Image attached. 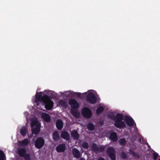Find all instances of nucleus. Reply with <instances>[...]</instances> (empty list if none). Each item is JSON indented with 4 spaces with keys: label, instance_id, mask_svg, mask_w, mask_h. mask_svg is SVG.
<instances>
[{
    "label": "nucleus",
    "instance_id": "obj_1",
    "mask_svg": "<svg viewBox=\"0 0 160 160\" xmlns=\"http://www.w3.org/2000/svg\"><path fill=\"white\" fill-rule=\"evenodd\" d=\"M123 119V116L121 113H118L116 115L115 120L114 121V126L117 128L122 129L125 127L124 122L122 121Z\"/></svg>",
    "mask_w": 160,
    "mask_h": 160
},
{
    "label": "nucleus",
    "instance_id": "obj_2",
    "mask_svg": "<svg viewBox=\"0 0 160 160\" xmlns=\"http://www.w3.org/2000/svg\"><path fill=\"white\" fill-rule=\"evenodd\" d=\"M32 131L33 134L37 135L40 132L41 128L40 123L36 120L32 122L31 124Z\"/></svg>",
    "mask_w": 160,
    "mask_h": 160
},
{
    "label": "nucleus",
    "instance_id": "obj_3",
    "mask_svg": "<svg viewBox=\"0 0 160 160\" xmlns=\"http://www.w3.org/2000/svg\"><path fill=\"white\" fill-rule=\"evenodd\" d=\"M26 152V149L23 148H20L18 151L19 155L21 157L23 158L25 160H31L30 154L27 153Z\"/></svg>",
    "mask_w": 160,
    "mask_h": 160
},
{
    "label": "nucleus",
    "instance_id": "obj_4",
    "mask_svg": "<svg viewBox=\"0 0 160 160\" xmlns=\"http://www.w3.org/2000/svg\"><path fill=\"white\" fill-rule=\"evenodd\" d=\"M86 99L87 102L91 104H95L97 102V98L95 95L92 92L87 94Z\"/></svg>",
    "mask_w": 160,
    "mask_h": 160
},
{
    "label": "nucleus",
    "instance_id": "obj_5",
    "mask_svg": "<svg viewBox=\"0 0 160 160\" xmlns=\"http://www.w3.org/2000/svg\"><path fill=\"white\" fill-rule=\"evenodd\" d=\"M45 143V140L44 139L41 137H38L35 140L34 145L35 147L38 149L42 148Z\"/></svg>",
    "mask_w": 160,
    "mask_h": 160
},
{
    "label": "nucleus",
    "instance_id": "obj_6",
    "mask_svg": "<svg viewBox=\"0 0 160 160\" xmlns=\"http://www.w3.org/2000/svg\"><path fill=\"white\" fill-rule=\"evenodd\" d=\"M106 152L111 160H116V152L113 148L112 147H108L107 149Z\"/></svg>",
    "mask_w": 160,
    "mask_h": 160
},
{
    "label": "nucleus",
    "instance_id": "obj_7",
    "mask_svg": "<svg viewBox=\"0 0 160 160\" xmlns=\"http://www.w3.org/2000/svg\"><path fill=\"white\" fill-rule=\"evenodd\" d=\"M45 104V108L48 110H50L52 109L53 107V102L51 100L50 97L48 96V98L43 102Z\"/></svg>",
    "mask_w": 160,
    "mask_h": 160
},
{
    "label": "nucleus",
    "instance_id": "obj_8",
    "mask_svg": "<svg viewBox=\"0 0 160 160\" xmlns=\"http://www.w3.org/2000/svg\"><path fill=\"white\" fill-rule=\"evenodd\" d=\"M82 114L84 117L89 118L91 117L92 112L89 108L85 107L82 109Z\"/></svg>",
    "mask_w": 160,
    "mask_h": 160
},
{
    "label": "nucleus",
    "instance_id": "obj_9",
    "mask_svg": "<svg viewBox=\"0 0 160 160\" xmlns=\"http://www.w3.org/2000/svg\"><path fill=\"white\" fill-rule=\"evenodd\" d=\"M124 120L126 124L129 126L132 127L134 122L133 119L130 117L125 116L124 117Z\"/></svg>",
    "mask_w": 160,
    "mask_h": 160
},
{
    "label": "nucleus",
    "instance_id": "obj_10",
    "mask_svg": "<svg viewBox=\"0 0 160 160\" xmlns=\"http://www.w3.org/2000/svg\"><path fill=\"white\" fill-rule=\"evenodd\" d=\"M69 104L71 107L74 109L78 108L79 105L78 102L73 99H71L69 101Z\"/></svg>",
    "mask_w": 160,
    "mask_h": 160
},
{
    "label": "nucleus",
    "instance_id": "obj_11",
    "mask_svg": "<svg viewBox=\"0 0 160 160\" xmlns=\"http://www.w3.org/2000/svg\"><path fill=\"white\" fill-rule=\"evenodd\" d=\"M48 96L46 95H44L43 96L41 94H36V102L41 101L42 102L45 99H47Z\"/></svg>",
    "mask_w": 160,
    "mask_h": 160
},
{
    "label": "nucleus",
    "instance_id": "obj_12",
    "mask_svg": "<svg viewBox=\"0 0 160 160\" xmlns=\"http://www.w3.org/2000/svg\"><path fill=\"white\" fill-rule=\"evenodd\" d=\"M65 144L63 143L58 145L56 147V150L58 152H62L65 151Z\"/></svg>",
    "mask_w": 160,
    "mask_h": 160
},
{
    "label": "nucleus",
    "instance_id": "obj_13",
    "mask_svg": "<svg viewBox=\"0 0 160 160\" xmlns=\"http://www.w3.org/2000/svg\"><path fill=\"white\" fill-rule=\"evenodd\" d=\"M129 154L130 155L134 158H139L140 156L139 153L138 152H136L134 151L133 149H129Z\"/></svg>",
    "mask_w": 160,
    "mask_h": 160
},
{
    "label": "nucleus",
    "instance_id": "obj_14",
    "mask_svg": "<svg viewBox=\"0 0 160 160\" xmlns=\"http://www.w3.org/2000/svg\"><path fill=\"white\" fill-rule=\"evenodd\" d=\"M72 153L73 156L76 158H79L81 156L80 152L76 148H73L72 149Z\"/></svg>",
    "mask_w": 160,
    "mask_h": 160
},
{
    "label": "nucleus",
    "instance_id": "obj_15",
    "mask_svg": "<svg viewBox=\"0 0 160 160\" xmlns=\"http://www.w3.org/2000/svg\"><path fill=\"white\" fill-rule=\"evenodd\" d=\"M63 122L61 119H58L56 122V126L58 130H61L63 128Z\"/></svg>",
    "mask_w": 160,
    "mask_h": 160
},
{
    "label": "nucleus",
    "instance_id": "obj_16",
    "mask_svg": "<svg viewBox=\"0 0 160 160\" xmlns=\"http://www.w3.org/2000/svg\"><path fill=\"white\" fill-rule=\"evenodd\" d=\"M109 138L113 142H117L118 139V138L116 132H114L111 133L109 136Z\"/></svg>",
    "mask_w": 160,
    "mask_h": 160
},
{
    "label": "nucleus",
    "instance_id": "obj_17",
    "mask_svg": "<svg viewBox=\"0 0 160 160\" xmlns=\"http://www.w3.org/2000/svg\"><path fill=\"white\" fill-rule=\"evenodd\" d=\"M41 117L46 122H48L51 120V118L49 115L47 113H43L41 115Z\"/></svg>",
    "mask_w": 160,
    "mask_h": 160
},
{
    "label": "nucleus",
    "instance_id": "obj_18",
    "mask_svg": "<svg viewBox=\"0 0 160 160\" xmlns=\"http://www.w3.org/2000/svg\"><path fill=\"white\" fill-rule=\"evenodd\" d=\"M61 137L64 139L68 141L70 139V135L66 131H63L61 134Z\"/></svg>",
    "mask_w": 160,
    "mask_h": 160
},
{
    "label": "nucleus",
    "instance_id": "obj_19",
    "mask_svg": "<svg viewBox=\"0 0 160 160\" xmlns=\"http://www.w3.org/2000/svg\"><path fill=\"white\" fill-rule=\"evenodd\" d=\"M71 135L74 140H77L78 139L79 137V135L78 132L75 130H73L72 131L71 133Z\"/></svg>",
    "mask_w": 160,
    "mask_h": 160
},
{
    "label": "nucleus",
    "instance_id": "obj_20",
    "mask_svg": "<svg viewBox=\"0 0 160 160\" xmlns=\"http://www.w3.org/2000/svg\"><path fill=\"white\" fill-rule=\"evenodd\" d=\"M60 138L58 132L57 131H54L52 133V139L55 142L58 141Z\"/></svg>",
    "mask_w": 160,
    "mask_h": 160
},
{
    "label": "nucleus",
    "instance_id": "obj_21",
    "mask_svg": "<svg viewBox=\"0 0 160 160\" xmlns=\"http://www.w3.org/2000/svg\"><path fill=\"white\" fill-rule=\"evenodd\" d=\"M71 113L72 115L76 118H78L80 117V113L77 110H72L71 111Z\"/></svg>",
    "mask_w": 160,
    "mask_h": 160
},
{
    "label": "nucleus",
    "instance_id": "obj_22",
    "mask_svg": "<svg viewBox=\"0 0 160 160\" xmlns=\"http://www.w3.org/2000/svg\"><path fill=\"white\" fill-rule=\"evenodd\" d=\"M19 143L21 145L23 146H25L28 144V140L27 139H25L23 140L20 141Z\"/></svg>",
    "mask_w": 160,
    "mask_h": 160
},
{
    "label": "nucleus",
    "instance_id": "obj_23",
    "mask_svg": "<svg viewBox=\"0 0 160 160\" xmlns=\"http://www.w3.org/2000/svg\"><path fill=\"white\" fill-rule=\"evenodd\" d=\"M0 160H6L5 154L2 150H0Z\"/></svg>",
    "mask_w": 160,
    "mask_h": 160
},
{
    "label": "nucleus",
    "instance_id": "obj_24",
    "mask_svg": "<svg viewBox=\"0 0 160 160\" xmlns=\"http://www.w3.org/2000/svg\"><path fill=\"white\" fill-rule=\"evenodd\" d=\"M27 130L25 127H22L20 130L21 134L23 137L26 135Z\"/></svg>",
    "mask_w": 160,
    "mask_h": 160
},
{
    "label": "nucleus",
    "instance_id": "obj_25",
    "mask_svg": "<svg viewBox=\"0 0 160 160\" xmlns=\"http://www.w3.org/2000/svg\"><path fill=\"white\" fill-rule=\"evenodd\" d=\"M104 108L102 106H100L96 110V113L97 115L100 114L104 110Z\"/></svg>",
    "mask_w": 160,
    "mask_h": 160
},
{
    "label": "nucleus",
    "instance_id": "obj_26",
    "mask_svg": "<svg viewBox=\"0 0 160 160\" xmlns=\"http://www.w3.org/2000/svg\"><path fill=\"white\" fill-rule=\"evenodd\" d=\"M87 127L88 129L91 131L93 130L95 128L93 124L90 122L88 123Z\"/></svg>",
    "mask_w": 160,
    "mask_h": 160
},
{
    "label": "nucleus",
    "instance_id": "obj_27",
    "mask_svg": "<svg viewBox=\"0 0 160 160\" xmlns=\"http://www.w3.org/2000/svg\"><path fill=\"white\" fill-rule=\"evenodd\" d=\"M107 115L108 117L110 119L113 120L114 121L115 120L116 115L115 116L114 114L112 112L109 113Z\"/></svg>",
    "mask_w": 160,
    "mask_h": 160
},
{
    "label": "nucleus",
    "instance_id": "obj_28",
    "mask_svg": "<svg viewBox=\"0 0 160 160\" xmlns=\"http://www.w3.org/2000/svg\"><path fill=\"white\" fill-rule=\"evenodd\" d=\"M126 143V141L125 138H122L120 139L119 144H120L122 146H123L125 145Z\"/></svg>",
    "mask_w": 160,
    "mask_h": 160
},
{
    "label": "nucleus",
    "instance_id": "obj_29",
    "mask_svg": "<svg viewBox=\"0 0 160 160\" xmlns=\"http://www.w3.org/2000/svg\"><path fill=\"white\" fill-rule=\"evenodd\" d=\"M92 150L94 152H97L98 151V147L96 143H94L92 144Z\"/></svg>",
    "mask_w": 160,
    "mask_h": 160
},
{
    "label": "nucleus",
    "instance_id": "obj_30",
    "mask_svg": "<svg viewBox=\"0 0 160 160\" xmlns=\"http://www.w3.org/2000/svg\"><path fill=\"white\" fill-rule=\"evenodd\" d=\"M59 103L62 106L66 107L67 106V104L66 102L62 100H61L59 102Z\"/></svg>",
    "mask_w": 160,
    "mask_h": 160
},
{
    "label": "nucleus",
    "instance_id": "obj_31",
    "mask_svg": "<svg viewBox=\"0 0 160 160\" xmlns=\"http://www.w3.org/2000/svg\"><path fill=\"white\" fill-rule=\"evenodd\" d=\"M82 146L84 149H88L89 147V145L88 142H84L82 143Z\"/></svg>",
    "mask_w": 160,
    "mask_h": 160
},
{
    "label": "nucleus",
    "instance_id": "obj_32",
    "mask_svg": "<svg viewBox=\"0 0 160 160\" xmlns=\"http://www.w3.org/2000/svg\"><path fill=\"white\" fill-rule=\"evenodd\" d=\"M105 147L102 146H100L98 148V151L97 152H102L105 149Z\"/></svg>",
    "mask_w": 160,
    "mask_h": 160
},
{
    "label": "nucleus",
    "instance_id": "obj_33",
    "mask_svg": "<svg viewBox=\"0 0 160 160\" xmlns=\"http://www.w3.org/2000/svg\"><path fill=\"white\" fill-rule=\"evenodd\" d=\"M121 157L122 158L125 159L127 158V155L125 152H122L121 154Z\"/></svg>",
    "mask_w": 160,
    "mask_h": 160
},
{
    "label": "nucleus",
    "instance_id": "obj_34",
    "mask_svg": "<svg viewBox=\"0 0 160 160\" xmlns=\"http://www.w3.org/2000/svg\"><path fill=\"white\" fill-rule=\"evenodd\" d=\"M152 155L154 160H156L158 156V154L156 152H154L153 153Z\"/></svg>",
    "mask_w": 160,
    "mask_h": 160
},
{
    "label": "nucleus",
    "instance_id": "obj_35",
    "mask_svg": "<svg viewBox=\"0 0 160 160\" xmlns=\"http://www.w3.org/2000/svg\"><path fill=\"white\" fill-rule=\"evenodd\" d=\"M141 140H142V139L141 138H140L139 139V142H141ZM142 144H144L145 143V141H143V139H142Z\"/></svg>",
    "mask_w": 160,
    "mask_h": 160
},
{
    "label": "nucleus",
    "instance_id": "obj_36",
    "mask_svg": "<svg viewBox=\"0 0 160 160\" xmlns=\"http://www.w3.org/2000/svg\"><path fill=\"white\" fill-rule=\"evenodd\" d=\"M98 160H105L103 158L101 157L99 158L98 159Z\"/></svg>",
    "mask_w": 160,
    "mask_h": 160
},
{
    "label": "nucleus",
    "instance_id": "obj_37",
    "mask_svg": "<svg viewBox=\"0 0 160 160\" xmlns=\"http://www.w3.org/2000/svg\"><path fill=\"white\" fill-rule=\"evenodd\" d=\"M78 96L80 97V93H78Z\"/></svg>",
    "mask_w": 160,
    "mask_h": 160
},
{
    "label": "nucleus",
    "instance_id": "obj_38",
    "mask_svg": "<svg viewBox=\"0 0 160 160\" xmlns=\"http://www.w3.org/2000/svg\"><path fill=\"white\" fill-rule=\"evenodd\" d=\"M80 160H85V159L83 158H81Z\"/></svg>",
    "mask_w": 160,
    "mask_h": 160
},
{
    "label": "nucleus",
    "instance_id": "obj_39",
    "mask_svg": "<svg viewBox=\"0 0 160 160\" xmlns=\"http://www.w3.org/2000/svg\"><path fill=\"white\" fill-rule=\"evenodd\" d=\"M158 160H160V158Z\"/></svg>",
    "mask_w": 160,
    "mask_h": 160
}]
</instances>
